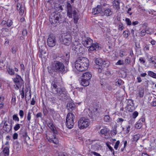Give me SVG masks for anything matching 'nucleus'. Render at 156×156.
I'll return each mask as SVG.
<instances>
[{
	"instance_id": "2eb2a0df",
	"label": "nucleus",
	"mask_w": 156,
	"mask_h": 156,
	"mask_svg": "<svg viewBox=\"0 0 156 156\" xmlns=\"http://www.w3.org/2000/svg\"><path fill=\"white\" fill-rule=\"evenodd\" d=\"M69 55L66 53V54L65 56H63L60 59V62H62L63 64H65L66 65H68L69 63Z\"/></svg>"
},
{
	"instance_id": "6e6552de",
	"label": "nucleus",
	"mask_w": 156,
	"mask_h": 156,
	"mask_svg": "<svg viewBox=\"0 0 156 156\" xmlns=\"http://www.w3.org/2000/svg\"><path fill=\"white\" fill-rule=\"evenodd\" d=\"M74 118L75 116L73 113L69 112L67 114L66 119V125L69 129H71L73 127Z\"/></svg>"
},
{
	"instance_id": "aec40b11",
	"label": "nucleus",
	"mask_w": 156,
	"mask_h": 156,
	"mask_svg": "<svg viewBox=\"0 0 156 156\" xmlns=\"http://www.w3.org/2000/svg\"><path fill=\"white\" fill-rule=\"evenodd\" d=\"M100 132L102 135V137H105V138H106V137L107 136V129L106 128H104L101 130Z\"/></svg>"
},
{
	"instance_id": "ddd939ff",
	"label": "nucleus",
	"mask_w": 156,
	"mask_h": 156,
	"mask_svg": "<svg viewBox=\"0 0 156 156\" xmlns=\"http://www.w3.org/2000/svg\"><path fill=\"white\" fill-rule=\"evenodd\" d=\"M62 43L64 44L69 46L72 42V37L69 34H63L62 36Z\"/></svg>"
},
{
	"instance_id": "ea45409f",
	"label": "nucleus",
	"mask_w": 156,
	"mask_h": 156,
	"mask_svg": "<svg viewBox=\"0 0 156 156\" xmlns=\"http://www.w3.org/2000/svg\"><path fill=\"white\" fill-rule=\"evenodd\" d=\"M144 93V89H141L140 90L139 92V95L140 97L142 98L143 97Z\"/></svg>"
},
{
	"instance_id": "13d9d810",
	"label": "nucleus",
	"mask_w": 156,
	"mask_h": 156,
	"mask_svg": "<svg viewBox=\"0 0 156 156\" xmlns=\"http://www.w3.org/2000/svg\"><path fill=\"white\" fill-rule=\"evenodd\" d=\"M108 148H109V149L110 150V151H111L112 152V154L114 155V153L115 151L114 150L113 148L109 145H108Z\"/></svg>"
},
{
	"instance_id": "a18cd8bd",
	"label": "nucleus",
	"mask_w": 156,
	"mask_h": 156,
	"mask_svg": "<svg viewBox=\"0 0 156 156\" xmlns=\"http://www.w3.org/2000/svg\"><path fill=\"white\" fill-rule=\"evenodd\" d=\"M138 115V113L137 111L134 112L132 114V117L134 118H136Z\"/></svg>"
},
{
	"instance_id": "7ed1b4c3",
	"label": "nucleus",
	"mask_w": 156,
	"mask_h": 156,
	"mask_svg": "<svg viewBox=\"0 0 156 156\" xmlns=\"http://www.w3.org/2000/svg\"><path fill=\"white\" fill-rule=\"evenodd\" d=\"M52 68L54 72L62 74H65L68 71L67 67L65 66L64 64L58 61L54 62L52 64Z\"/></svg>"
},
{
	"instance_id": "603ef678",
	"label": "nucleus",
	"mask_w": 156,
	"mask_h": 156,
	"mask_svg": "<svg viewBox=\"0 0 156 156\" xmlns=\"http://www.w3.org/2000/svg\"><path fill=\"white\" fill-rule=\"evenodd\" d=\"M124 64L123 61L121 60H119L117 62L115 63V65H122Z\"/></svg>"
},
{
	"instance_id": "338daca9",
	"label": "nucleus",
	"mask_w": 156,
	"mask_h": 156,
	"mask_svg": "<svg viewBox=\"0 0 156 156\" xmlns=\"http://www.w3.org/2000/svg\"><path fill=\"white\" fill-rule=\"evenodd\" d=\"M139 60L140 62L142 63H144L145 62V61L144 60L143 58L142 57L140 58Z\"/></svg>"
},
{
	"instance_id": "a878e982",
	"label": "nucleus",
	"mask_w": 156,
	"mask_h": 156,
	"mask_svg": "<svg viewBox=\"0 0 156 156\" xmlns=\"http://www.w3.org/2000/svg\"><path fill=\"white\" fill-rule=\"evenodd\" d=\"M148 75L156 79V73L154 72L149 71L148 72Z\"/></svg>"
},
{
	"instance_id": "393cba45",
	"label": "nucleus",
	"mask_w": 156,
	"mask_h": 156,
	"mask_svg": "<svg viewBox=\"0 0 156 156\" xmlns=\"http://www.w3.org/2000/svg\"><path fill=\"white\" fill-rule=\"evenodd\" d=\"M117 126L116 125H115L112 129L111 131V135L114 136L115 135L117 134L116 128Z\"/></svg>"
},
{
	"instance_id": "9b49d317",
	"label": "nucleus",
	"mask_w": 156,
	"mask_h": 156,
	"mask_svg": "<svg viewBox=\"0 0 156 156\" xmlns=\"http://www.w3.org/2000/svg\"><path fill=\"white\" fill-rule=\"evenodd\" d=\"M52 131L53 132V135L51 136L47 137V139L50 142L57 144L59 142L56 136V134H58L57 131L56 130V128H54Z\"/></svg>"
},
{
	"instance_id": "1a4fd4ad",
	"label": "nucleus",
	"mask_w": 156,
	"mask_h": 156,
	"mask_svg": "<svg viewBox=\"0 0 156 156\" xmlns=\"http://www.w3.org/2000/svg\"><path fill=\"white\" fill-rule=\"evenodd\" d=\"M13 81L16 85L15 87L16 89L18 90L22 86L24 87L23 80L19 75H16L15 77L13 79Z\"/></svg>"
},
{
	"instance_id": "5fc2aeb1",
	"label": "nucleus",
	"mask_w": 156,
	"mask_h": 156,
	"mask_svg": "<svg viewBox=\"0 0 156 156\" xmlns=\"http://www.w3.org/2000/svg\"><path fill=\"white\" fill-rule=\"evenodd\" d=\"M129 57H127L125 61V63L126 64H129L130 62V60H129Z\"/></svg>"
},
{
	"instance_id": "f8f14e48",
	"label": "nucleus",
	"mask_w": 156,
	"mask_h": 156,
	"mask_svg": "<svg viewBox=\"0 0 156 156\" xmlns=\"http://www.w3.org/2000/svg\"><path fill=\"white\" fill-rule=\"evenodd\" d=\"M94 62L98 66H101L103 70L107 69V65L106 61H102L101 58H96L94 59Z\"/></svg>"
},
{
	"instance_id": "72a5a7b5",
	"label": "nucleus",
	"mask_w": 156,
	"mask_h": 156,
	"mask_svg": "<svg viewBox=\"0 0 156 156\" xmlns=\"http://www.w3.org/2000/svg\"><path fill=\"white\" fill-rule=\"evenodd\" d=\"M92 147L94 150L96 151L98 150L99 145L98 144L96 143L95 144L92 145Z\"/></svg>"
},
{
	"instance_id": "6e6d98bb",
	"label": "nucleus",
	"mask_w": 156,
	"mask_h": 156,
	"mask_svg": "<svg viewBox=\"0 0 156 156\" xmlns=\"http://www.w3.org/2000/svg\"><path fill=\"white\" fill-rule=\"evenodd\" d=\"M97 109H98L97 108H95V109H94L93 110V112H92V115L91 116V118L92 119L94 118H95V113L97 112Z\"/></svg>"
},
{
	"instance_id": "cd10ccee",
	"label": "nucleus",
	"mask_w": 156,
	"mask_h": 156,
	"mask_svg": "<svg viewBox=\"0 0 156 156\" xmlns=\"http://www.w3.org/2000/svg\"><path fill=\"white\" fill-rule=\"evenodd\" d=\"M7 71L9 74L11 75H13L14 74V72L13 69L9 67L8 68Z\"/></svg>"
},
{
	"instance_id": "f257e3e1",
	"label": "nucleus",
	"mask_w": 156,
	"mask_h": 156,
	"mask_svg": "<svg viewBox=\"0 0 156 156\" xmlns=\"http://www.w3.org/2000/svg\"><path fill=\"white\" fill-rule=\"evenodd\" d=\"M60 87V80H54L51 84L52 93L56 95L60 100L67 99L69 96L66 90L63 87Z\"/></svg>"
},
{
	"instance_id": "473e14b6",
	"label": "nucleus",
	"mask_w": 156,
	"mask_h": 156,
	"mask_svg": "<svg viewBox=\"0 0 156 156\" xmlns=\"http://www.w3.org/2000/svg\"><path fill=\"white\" fill-rule=\"evenodd\" d=\"M148 30H142L140 34V36L142 37H143L145 35L146 33H147V34H150L149 33H148L147 32Z\"/></svg>"
},
{
	"instance_id": "f704fd0d",
	"label": "nucleus",
	"mask_w": 156,
	"mask_h": 156,
	"mask_svg": "<svg viewBox=\"0 0 156 156\" xmlns=\"http://www.w3.org/2000/svg\"><path fill=\"white\" fill-rule=\"evenodd\" d=\"M6 22L7 26L8 27H10L12 24L13 22L11 20H8Z\"/></svg>"
},
{
	"instance_id": "a19ab883",
	"label": "nucleus",
	"mask_w": 156,
	"mask_h": 156,
	"mask_svg": "<svg viewBox=\"0 0 156 156\" xmlns=\"http://www.w3.org/2000/svg\"><path fill=\"white\" fill-rule=\"evenodd\" d=\"M149 61L150 63L153 64L156 61V59L154 57H152L150 58L149 60Z\"/></svg>"
},
{
	"instance_id": "864d4df0",
	"label": "nucleus",
	"mask_w": 156,
	"mask_h": 156,
	"mask_svg": "<svg viewBox=\"0 0 156 156\" xmlns=\"http://www.w3.org/2000/svg\"><path fill=\"white\" fill-rule=\"evenodd\" d=\"M97 69H98V72L99 73H101L102 72H104L105 71H106L107 69H106L105 70H103L102 68H101V66H98L97 67Z\"/></svg>"
},
{
	"instance_id": "5701e85b",
	"label": "nucleus",
	"mask_w": 156,
	"mask_h": 156,
	"mask_svg": "<svg viewBox=\"0 0 156 156\" xmlns=\"http://www.w3.org/2000/svg\"><path fill=\"white\" fill-rule=\"evenodd\" d=\"M113 5L115 9H120L119 2L116 0H115L113 2Z\"/></svg>"
},
{
	"instance_id": "4c0bfd02",
	"label": "nucleus",
	"mask_w": 156,
	"mask_h": 156,
	"mask_svg": "<svg viewBox=\"0 0 156 156\" xmlns=\"http://www.w3.org/2000/svg\"><path fill=\"white\" fill-rule=\"evenodd\" d=\"M80 46L77 45L75 46L74 45L72 46V49L75 51L76 52H78V50Z\"/></svg>"
},
{
	"instance_id": "a211bd4d",
	"label": "nucleus",
	"mask_w": 156,
	"mask_h": 156,
	"mask_svg": "<svg viewBox=\"0 0 156 156\" xmlns=\"http://www.w3.org/2000/svg\"><path fill=\"white\" fill-rule=\"evenodd\" d=\"M75 105L72 102H69L67 105V108L69 112L72 111L75 108Z\"/></svg>"
},
{
	"instance_id": "f03ea898",
	"label": "nucleus",
	"mask_w": 156,
	"mask_h": 156,
	"mask_svg": "<svg viewBox=\"0 0 156 156\" xmlns=\"http://www.w3.org/2000/svg\"><path fill=\"white\" fill-rule=\"evenodd\" d=\"M89 62L86 58L80 57L73 64V68H75L78 71L83 72L87 70L88 67Z\"/></svg>"
},
{
	"instance_id": "e433bc0d",
	"label": "nucleus",
	"mask_w": 156,
	"mask_h": 156,
	"mask_svg": "<svg viewBox=\"0 0 156 156\" xmlns=\"http://www.w3.org/2000/svg\"><path fill=\"white\" fill-rule=\"evenodd\" d=\"M140 138V135L139 134H136L133 136V140L137 141Z\"/></svg>"
},
{
	"instance_id": "37998d69",
	"label": "nucleus",
	"mask_w": 156,
	"mask_h": 156,
	"mask_svg": "<svg viewBox=\"0 0 156 156\" xmlns=\"http://www.w3.org/2000/svg\"><path fill=\"white\" fill-rule=\"evenodd\" d=\"M122 80L120 79H118L115 83V85L118 86H120L122 83Z\"/></svg>"
},
{
	"instance_id": "58836bf2",
	"label": "nucleus",
	"mask_w": 156,
	"mask_h": 156,
	"mask_svg": "<svg viewBox=\"0 0 156 156\" xmlns=\"http://www.w3.org/2000/svg\"><path fill=\"white\" fill-rule=\"evenodd\" d=\"M134 105L133 101L131 99H129L127 101V106Z\"/></svg>"
},
{
	"instance_id": "4d7b16f0",
	"label": "nucleus",
	"mask_w": 156,
	"mask_h": 156,
	"mask_svg": "<svg viewBox=\"0 0 156 156\" xmlns=\"http://www.w3.org/2000/svg\"><path fill=\"white\" fill-rule=\"evenodd\" d=\"M6 21L3 20L0 24V25L2 27H4L6 26Z\"/></svg>"
},
{
	"instance_id": "f3484780",
	"label": "nucleus",
	"mask_w": 156,
	"mask_h": 156,
	"mask_svg": "<svg viewBox=\"0 0 156 156\" xmlns=\"http://www.w3.org/2000/svg\"><path fill=\"white\" fill-rule=\"evenodd\" d=\"M12 127L11 125H8L5 122L4 123V126H3V130L7 133H9L12 129Z\"/></svg>"
},
{
	"instance_id": "79ce46f5",
	"label": "nucleus",
	"mask_w": 156,
	"mask_h": 156,
	"mask_svg": "<svg viewBox=\"0 0 156 156\" xmlns=\"http://www.w3.org/2000/svg\"><path fill=\"white\" fill-rule=\"evenodd\" d=\"M123 36L125 38H127L129 36V31L127 30H125L123 33Z\"/></svg>"
},
{
	"instance_id": "c9c22d12",
	"label": "nucleus",
	"mask_w": 156,
	"mask_h": 156,
	"mask_svg": "<svg viewBox=\"0 0 156 156\" xmlns=\"http://www.w3.org/2000/svg\"><path fill=\"white\" fill-rule=\"evenodd\" d=\"M12 119L15 121H17V122H18L19 121V119L17 116V114H15L13 115Z\"/></svg>"
},
{
	"instance_id": "dca6fc26",
	"label": "nucleus",
	"mask_w": 156,
	"mask_h": 156,
	"mask_svg": "<svg viewBox=\"0 0 156 156\" xmlns=\"http://www.w3.org/2000/svg\"><path fill=\"white\" fill-rule=\"evenodd\" d=\"M103 11L102 9H101V6L98 5L97 7L93 9L92 13L94 15L97 14Z\"/></svg>"
},
{
	"instance_id": "49530a36",
	"label": "nucleus",
	"mask_w": 156,
	"mask_h": 156,
	"mask_svg": "<svg viewBox=\"0 0 156 156\" xmlns=\"http://www.w3.org/2000/svg\"><path fill=\"white\" fill-rule=\"evenodd\" d=\"M19 114L20 117V118H23L24 115L23 111L22 110H20Z\"/></svg>"
},
{
	"instance_id": "09e8293b",
	"label": "nucleus",
	"mask_w": 156,
	"mask_h": 156,
	"mask_svg": "<svg viewBox=\"0 0 156 156\" xmlns=\"http://www.w3.org/2000/svg\"><path fill=\"white\" fill-rule=\"evenodd\" d=\"M125 21L127 25H131V22L129 19L126 18L125 19Z\"/></svg>"
},
{
	"instance_id": "bf43d9fd",
	"label": "nucleus",
	"mask_w": 156,
	"mask_h": 156,
	"mask_svg": "<svg viewBox=\"0 0 156 156\" xmlns=\"http://www.w3.org/2000/svg\"><path fill=\"white\" fill-rule=\"evenodd\" d=\"M124 28V27L123 26V24L122 23H120L119 24V26L118 29L119 30L122 31Z\"/></svg>"
},
{
	"instance_id": "20e7f679",
	"label": "nucleus",
	"mask_w": 156,
	"mask_h": 156,
	"mask_svg": "<svg viewBox=\"0 0 156 156\" xmlns=\"http://www.w3.org/2000/svg\"><path fill=\"white\" fill-rule=\"evenodd\" d=\"M82 43L85 47L87 48H89V51L96 50L98 48L99 46L98 43L96 44L93 43V40L91 38L88 37L84 36L82 37Z\"/></svg>"
},
{
	"instance_id": "7c9ffc66",
	"label": "nucleus",
	"mask_w": 156,
	"mask_h": 156,
	"mask_svg": "<svg viewBox=\"0 0 156 156\" xmlns=\"http://www.w3.org/2000/svg\"><path fill=\"white\" fill-rule=\"evenodd\" d=\"M107 5V4L106 3H104L102 5V7L101 8V9H102L103 10L105 11V15H106V16L107 15V13H106V11H107V9L105 7Z\"/></svg>"
},
{
	"instance_id": "0e129e2a",
	"label": "nucleus",
	"mask_w": 156,
	"mask_h": 156,
	"mask_svg": "<svg viewBox=\"0 0 156 156\" xmlns=\"http://www.w3.org/2000/svg\"><path fill=\"white\" fill-rule=\"evenodd\" d=\"M18 134L16 133H15L13 134V139H14V140L18 138Z\"/></svg>"
},
{
	"instance_id": "b1692460",
	"label": "nucleus",
	"mask_w": 156,
	"mask_h": 156,
	"mask_svg": "<svg viewBox=\"0 0 156 156\" xmlns=\"http://www.w3.org/2000/svg\"><path fill=\"white\" fill-rule=\"evenodd\" d=\"M32 113L30 111V110H29L28 112L27 115V122L28 124V125L29 126L30 124V120L31 119V115Z\"/></svg>"
},
{
	"instance_id": "412c9836",
	"label": "nucleus",
	"mask_w": 156,
	"mask_h": 156,
	"mask_svg": "<svg viewBox=\"0 0 156 156\" xmlns=\"http://www.w3.org/2000/svg\"><path fill=\"white\" fill-rule=\"evenodd\" d=\"M9 146H6L3 150V153L5 156H8L9 154Z\"/></svg>"
},
{
	"instance_id": "de8ad7c7",
	"label": "nucleus",
	"mask_w": 156,
	"mask_h": 156,
	"mask_svg": "<svg viewBox=\"0 0 156 156\" xmlns=\"http://www.w3.org/2000/svg\"><path fill=\"white\" fill-rule=\"evenodd\" d=\"M17 50V48L16 47H13L12 48L11 52L13 54H15Z\"/></svg>"
},
{
	"instance_id": "774afa93",
	"label": "nucleus",
	"mask_w": 156,
	"mask_h": 156,
	"mask_svg": "<svg viewBox=\"0 0 156 156\" xmlns=\"http://www.w3.org/2000/svg\"><path fill=\"white\" fill-rule=\"evenodd\" d=\"M124 55V52L122 50H121L119 53V56L121 57H122Z\"/></svg>"
},
{
	"instance_id": "4be33fe9",
	"label": "nucleus",
	"mask_w": 156,
	"mask_h": 156,
	"mask_svg": "<svg viewBox=\"0 0 156 156\" xmlns=\"http://www.w3.org/2000/svg\"><path fill=\"white\" fill-rule=\"evenodd\" d=\"M81 84L82 86H87L89 84V80L83 78Z\"/></svg>"
},
{
	"instance_id": "680f3d73",
	"label": "nucleus",
	"mask_w": 156,
	"mask_h": 156,
	"mask_svg": "<svg viewBox=\"0 0 156 156\" xmlns=\"http://www.w3.org/2000/svg\"><path fill=\"white\" fill-rule=\"evenodd\" d=\"M20 68L21 71H24L25 67L24 65L23 64H21L20 65Z\"/></svg>"
},
{
	"instance_id": "2f4dec72",
	"label": "nucleus",
	"mask_w": 156,
	"mask_h": 156,
	"mask_svg": "<svg viewBox=\"0 0 156 156\" xmlns=\"http://www.w3.org/2000/svg\"><path fill=\"white\" fill-rule=\"evenodd\" d=\"M22 126V124H16L15 125V126H14V127L13 128L14 129L15 131H17L18 130H19L20 128V126Z\"/></svg>"
},
{
	"instance_id": "8fccbe9b",
	"label": "nucleus",
	"mask_w": 156,
	"mask_h": 156,
	"mask_svg": "<svg viewBox=\"0 0 156 156\" xmlns=\"http://www.w3.org/2000/svg\"><path fill=\"white\" fill-rule=\"evenodd\" d=\"M120 144V141L119 140H117L115 143V144L114 146V148L116 150L117 149Z\"/></svg>"
},
{
	"instance_id": "0eeeda50",
	"label": "nucleus",
	"mask_w": 156,
	"mask_h": 156,
	"mask_svg": "<svg viewBox=\"0 0 156 156\" xmlns=\"http://www.w3.org/2000/svg\"><path fill=\"white\" fill-rule=\"evenodd\" d=\"M45 42L44 41H38L37 44L39 46V52L38 53L39 57L42 58L44 57L46 54V47L45 45Z\"/></svg>"
},
{
	"instance_id": "9d476101",
	"label": "nucleus",
	"mask_w": 156,
	"mask_h": 156,
	"mask_svg": "<svg viewBox=\"0 0 156 156\" xmlns=\"http://www.w3.org/2000/svg\"><path fill=\"white\" fill-rule=\"evenodd\" d=\"M89 124V120L84 117L81 118L78 122V126L80 129L86 128Z\"/></svg>"
},
{
	"instance_id": "3c124183",
	"label": "nucleus",
	"mask_w": 156,
	"mask_h": 156,
	"mask_svg": "<svg viewBox=\"0 0 156 156\" xmlns=\"http://www.w3.org/2000/svg\"><path fill=\"white\" fill-rule=\"evenodd\" d=\"M19 13L20 15H23L24 13V10L23 9V8L22 7V5H20V7L19 8Z\"/></svg>"
},
{
	"instance_id": "423d86ee",
	"label": "nucleus",
	"mask_w": 156,
	"mask_h": 156,
	"mask_svg": "<svg viewBox=\"0 0 156 156\" xmlns=\"http://www.w3.org/2000/svg\"><path fill=\"white\" fill-rule=\"evenodd\" d=\"M66 7L67 9V15L70 18L72 17V14L73 17L74 23H76L78 20L79 17L77 14V12L75 9L73 10V8L70 3L68 2H66Z\"/></svg>"
},
{
	"instance_id": "c756f323",
	"label": "nucleus",
	"mask_w": 156,
	"mask_h": 156,
	"mask_svg": "<svg viewBox=\"0 0 156 156\" xmlns=\"http://www.w3.org/2000/svg\"><path fill=\"white\" fill-rule=\"evenodd\" d=\"M107 83V80L106 79L103 78L101 81V85L105 86H106Z\"/></svg>"
},
{
	"instance_id": "c85d7f7f",
	"label": "nucleus",
	"mask_w": 156,
	"mask_h": 156,
	"mask_svg": "<svg viewBox=\"0 0 156 156\" xmlns=\"http://www.w3.org/2000/svg\"><path fill=\"white\" fill-rule=\"evenodd\" d=\"M142 123L138 121L137 123L135 124V127L136 128L139 129L142 127Z\"/></svg>"
},
{
	"instance_id": "4468645a",
	"label": "nucleus",
	"mask_w": 156,
	"mask_h": 156,
	"mask_svg": "<svg viewBox=\"0 0 156 156\" xmlns=\"http://www.w3.org/2000/svg\"><path fill=\"white\" fill-rule=\"evenodd\" d=\"M48 45L50 47L54 46L56 44L55 37L52 34H50L47 40Z\"/></svg>"
},
{
	"instance_id": "6ab92c4d",
	"label": "nucleus",
	"mask_w": 156,
	"mask_h": 156,
	"mask_svg": "<svg viewBox=\"0 0 156 156\" xmlns=\"http://www.w3.org/2000/svg\"><path fill=\"white\" fill-rule=\"evenodd\" d=\"M82 77L83 78L89 80L92 77V75L90 72H86L83 74Z\"/></svg>"
},
{
	"instance_id": "bb28decb",
	"label": "nucleus",
	"mask_w": 156,
	"mask_h": 156,
	"mask_svg": "<svg viewBox=\"0 0 156 156\" xmlns=\"http://www.w3.org/2000/svg\"><path fill=\"white\" fill-rule=\"evenodd\" d=\"M126 110L130 112L133 111L134 109V105L126 106Z\"/></svg>"
},
{
	"instance_id": "c03bdc74",
	"label": "nucleus",
	"mask_w": 156,
	"mask_h": 156,
	"mask_svg": "<svg viewBox=\"0 0 156 156\" xmlns=\"http://www.w3.org/2000/svg\"><path fill=\"white\" fill-rule=\"evenodd\" d=\"M84 51V48H82L80 46L79 47V48L78 50V52H76L77 53H83V52Z\"/></svg>"
},
{
	"instance_id": "69168bd1",
	"label": "nucleus",
	"mask_w": 156,
	"mask_h": 156,
	"mask_svg": "<svg viewBox=\"0 0 156 156\" xmlns=\"http://www.w3.org/2000/svg\"><path fill=\"white\" fill-rule=\"evenodd\" d=\"M58 156H67V154L65 153L60 152L58 154Z\"/></svg>"
},
{
	"instance_id": "052dcab7",
	"label": "nucleus",
	"mask_w": 156,
	"mask_h": 156,
	"mask_svg": "<svg viewBox=\"0 0 156 156\" xmlns=\"http://www.w3.org/2000/svg\"><path fill=\"white\" fill-rule=\"evenodd\" d=\"M27 31L26 29H23L22 32V34L23 36H27Z\"/></svg>"
},
{
	"instance_id": "e2e57ef3",
	"label": "nucleus",
	"mask_w": 156,
	"mask_h": 156,
	"mask_svg": "<svg viewBox=\"0 0 156 156\" xmlns=\"http://www.w3.org/2000/svg\"><path fill=\"white\" fill-rule=\"evenodd\" d=\"M135 45L136 47L138 48H140V44L139 42H136L135 43Z\"/></svg>"
},
{
	"instance_id": "39448f33",
	"label": "nucleus",
	"mask_w": 156,
	"mask_h": 156,
	"mask_svg": "<svg viewBox=\"0 0 156 156\" xmlns=\"http://www.w3.org/2000/svg\"><path fill=\"white\" fill-rule=\"evenodd\" d=\"M62 12L57 11L53 12L51 13L49 16V20L51 23L55 26L54 25L56 23H61L64 20V18L61 15Z\"/></svg>"
}]
</instances>
